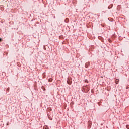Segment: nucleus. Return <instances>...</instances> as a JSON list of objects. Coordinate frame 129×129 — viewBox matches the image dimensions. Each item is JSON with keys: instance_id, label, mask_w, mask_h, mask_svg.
<instances>
[{"instance_id": "11", "label": "nucleus", "mask_w": 129, "mask_h": 129, "mask_svg": "<svg viewBox=\"0 0 129 129\" xmlns=\"http://www.w3.org/2000/svg\"><path fill=\"white\" fill-rule=\"evenodd\" d=\"M1 41H2V39L0 38V42H1Z\"/></svg>"}, {"instance_id": "3", "label": "nucleus", "mask_w": 129, "mask_h": 129, "mask_svg": "<svg viewBox=\"0 0 129 129\" xmlns=\"http://www.w3.org/2000/svg\"><path fill=\"white\" fill-rule=\"evenodd\" d=\"M89 62L86 63L85 65L86 68H87L88 67V66H89Z\"/></svg>"}, {"instance_id": "8", "label": "nucleus", "mask_w": 129, "mask_h": 129, "mask_svg": "<svg viewBox=\"0 0 129 129\" xmlns=\"http://www.w3.org/2000/svg\"><path fill=\"white\" fill-rule=\"evenodd\" d=\"M67 21H68V18H67V19H66V22H67Z\"/></svg>"}, {"instance_id": "10", "label": "nucleus", "mask_w": 129, "mask_h": 129, "mask_svg": "<svg viewBox=\"0 0 129 129\" xmlns=\"http://www.w3.org/2000/svg\"><path fill=\"white\" fill-rule=\"evenodd\" d=\"M10 90L9 88H7V90Z\"/></svg>"}, {"instance_id": "7", "label": "nucleus", "mask_w": 129, "mask_h": 129, "mask_svg": "<svg viewBox=\"0 0 129 129\" xmlns=\"http://www.w3.org/2000/svg\"><path fill=\"white\" fill-rule=\"evenodd\" d=\"M85 82H88V81H87V80H85Z\"/></svg>"}, {"instance_id": "1", "label": "nucleus", "mask_w": 129, "mask_h": 129, "mask_svg": "<svg viewBox=\"0 0 129 129\" xmlns=\"http://www.w3.org/2000/svg\"><path fill=\"white\" fill-rule=\"evenodd\" d=\"M67 83L70 85L71 84V83H72V81H71V79L70 78H68Z\"/></svg>"}, {"instance_id": "4", "label": "nucleus", "mask_w": 129, "mask_h": 129, "mask_svg": "<svg viewBox=\"0 0 129 129\" xmlns=\"http://www.w3.org/2000/svg\"><path fill=\"white\" fill-rule=\"evenodd\" d=\"M48 118L50 120H52V119H53V118L51 116H50V115L49 114H48Z\"/></svg>"}, {"instance_id": "9", "label": "nucleus", "mask_w": 129, "mask_h": 129, "mask_svg": "<svg viewBox=\"0 0 129 129\" xmlns=\"http://www.w3.org/2000/svg\"><path fill=\"white\" fill-rule=\"evenodd\" d=\"M128 125H126V127L128 129Z\"/></svg>"}, {"instance_id": "2", "label": "nucleus", "mask_w": 129, "mask_h": 129, "mask_svg": "<svg viewBox=\"0 0 129 129\" xmlns=\"http://www.w3.org/2000/svg\"><path fill=\"white\" fill-rule=\"evenodd\" d=\"M115 82L116 84H118V83H119V79H116Z\"/></svg>"}, {"instance_id": "12", "label": "nucleus", "mask_w": 129, "mask_h": 129, "mask_svg": "<svg viewBox=\"0 0 129 129\" xmlns=\"http://www.w3.org/2000/svg\"><path fill=\"white\" fill-rule=\"evenodd\" d=\"M43 129H45V127H44Z\"/></svg>"}, {"instance_id": "5", "label": "nucleus", "mask_w": 129, "mask_h": 129, "mask_svg": "<svg viewBox=\"0 0 129 129\" xmlns=\"http://www.w3.org/2000/svg\"><path fill=\"white\" fill-rule=\"evenodd\" d=\"M52 81H53V79H52L51 78H50L48 79L49 82H52Z\"/></svg>"}, {"instance_id": "6", "label": "nucleus", "mask_w": 129, "mask_h": 129, "mask_svg": "<svg viewBox=\"0 0 129 129\" xmlns=\"http://www.w3.org/2000/svg\"><path fill=\"white\" fill-rule=\"evenodd\" d=\"M88 124H89L90 126H91V122L89 121V122H88Z\"/></svg>"}]
</instances>
